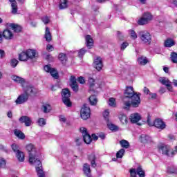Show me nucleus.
<instances>
[{"label": "nucleus", "instance_id": "nucleus-38", "mask_svg": "<svg viewBox=\"0 0 177 177\" xmlns=\"http://www.w3.org/2000/svg\"><path fill=\"white\" fill-rule=\"evenodd\" d=\"M170 56L172 63L177 64V53L175 52H172L171 53Z\"/></svg>", "mask_w": 177, "mask_h": 177}, {"label": "nucleus", "instance_id": "nucleus-21", "mask_svg": "<svg viewBox=\"0 0 177 177\" xmlns=\"http://www.w3.org/2000/svg\"><path fill=\"white\" fill-rule=\"evenodd\" d=\"M14 134L18 139H21V140H24V139H26V135L21 130L15 129L14 130Z\"/></svg>", "mask_w": 177, "mask_h": 177}, {"label": "nucleus", "instance_id": "nucleus-44", "mask_svg": "<svg viewBox=\"0 0 177 177\" xmlns=\"http://www.w3.org/2000/svg\"><path fill=\"white\" fill-rule=\"evenodd\" d=\"M107 126L108 128L111 130V131H118V127H117L115 124H113L110 122L107 123Z\"/></svg>", "mask_w": 177, "mask_h": 177}, {"label": "nucleus", "instance_id": "nucleus-33", "mask_svg": "<svg viewBox=\"0 0 177 177\" xmlns=\"http://www.w3.org/2000/svg\"><path fill=\"white\" fill-rule=\"evenodd\" d=\"M137 175L140 177H145L146 176V173L145 171H143V169L142 168V166H139L137 168Z\"/></svg>", "mask_w": 177, "mask_h": 177}, {"label": "nucleus", "instance_id": "nucleus-4", "mask_svg": "<svg viewBox=\"0 0 177 177\" xmlns=\"http://www.w3.org/2000/svg\"><path fill=\"white\" fill-rule=\"evenodd\" d=\"M88 82L90 88V93H95L93 95H91L88 98L90 104L91 106H96V104H97V97H96V95H97V91H95L93 89V86H95V80L91 77H89L88 79Z\"/></svg>", "mask_w": 177, "mask_h": 177}, {"label": "nucleus", "instance_id": "nucleus-32", "mask_svg": "<svg viewBox=\"0 0 177 177\" xmlns=\"http://www.w3.org/2000/svg\"><path fill=\"white\" fill-rule=\"evenodd\" d=\"M80 117L82 120H86L91 117V112L82 111L80 112Z\"/></svg>", "mask_w": 177, "mask_h": 177}, {"label": "nucleus", "instance_id": "nucleus-20", "mask_svg": "<svg viewBox=\"0 0 177 177\" xmlns=\"http://www.w3.org/2000/svg\"><path fill=\"white\" fill-rule=\"evenodd\" d=\"M8 1L11 3V8H12L11 13H12V15H17V1H16V0H8Z\"/></svg>", "mask_w": 177, "mask_h": 177}, {"label": "nucleus", "instance_id": "nucleus-63", "mask_svg": "<svg viewBox=\"0 0 177 177\" xmlns=\"http://www.w3.org/2000/svg\"><path fill=\"white\" fill-rule=\"evenodd\" d=\"M98 137L100 138V139H102V140H104V139H106V135H104V133H101L98 135Z\"/></svg>", "mask_w": 177, "mask_h": 177}, {"label": "nucleus", "instance_id": "nucleus-27", "mask_svg": "<svg viewBox=\"0 0 177 177\" xmlns=\"http://www.w3.org/2000/svg\"><path fill=\"white\" fill-rule=\"evenodd\" d=\"M19 60L20 62H27L28 60V57L27 55L26 51H22L19 54Z\"/></svg>", "mask_w": 177, "mask_h": 177}, {"label": "nucleus", "instance_id": "nucleus-54", "mask_svg": "<svg viewBox=\"0 0 177 177\" xmlns=\"http://www.w3.org/2000/svg\"><path fill=\"white\" fill-rule=\"evenodd\" d=\"M77 82L79 84H82V85H84V84H85V78L82 76H80L78 77Z\"/></svg>", "mask_w": 177, "mask_h": 177}, {"label": "nucleus", "instance_id": "nucleus-17", "mask_svg": "<svg viewBox=\"0 0 177 177\" xmlns=\"http://www.w3.org/2000/svg\"><path fill=\"white\" fill-rule=\"evenodd\" d=\"M85 41H86V46H87V48L88 49H92V46H93V39L92 38V37L90 35H87L85 36Z\"/></svg>", "mask_w": 177, "mask_h": 177}, {"label": "nucleus", "instance_id": "nucleus-58", "mask_svg": "<svg viewBox=\"0 0 177 177\" xmlns=\"http://www.w3.org/2000/svg\"><path fill=\"white\" fill-rule=\"evenodd\" d=\"M6 54H5V50L0 49V58L3 59L5 57Z\"/></svg>", "mask_w": 177, "mask_h": 177}, {"label": "nucleus", "instance_id": "nucleus-45", "mask_svg": "<svg viewBox=\"0 0 177 177\" xmlns=\"http://www.w3.org/2000/svg\"><path fill=\"white\" fill-rule=\"evenodd\" d=\"M6 167V160L3 158H0V169Z\"/></svg>", "mask_w": 177, "mask_h": 177}, {"label": "nucleus", "instance_id": "nucleus-28", "mask_svg": "<svg viewBox=\"0 0 177 177\" xmlns=\"http://www.w3.org/2000/svg\"><path fill=\"white\" fill-rule=\"evenodd\" d=\"M11 78L13 81H15V82H17V84H21V85H23V84L26 83V80L24 79H23V77L13 75V76H12Z\"/></svg>", "mask_w": 177, "mask_h": 177}, {"label": "nucleus", "instance_id": "nucleus-5", "mask_svg": "<svg viewBox=\"0 0 177 177\" xmlns=\"http://www.w3.org/2000/svg\"><path fill=\"white\" fill-rule=\"evenodd\" d=\"M147 124L149 127H155L158 129H160L161 131L167 128V124L165 122L162 121V120L160 118L155 119L153 122H151V116L150 114H148L147 117Z\"/></svg>", "mask_w": 177, "mask_h": 177}, {"label": "nucleus", "instance_id": "nucleus-1", "mask_svg": "<svg viewBox=\"0 0 177 177\" xmlns=\"http://www.w3.org/2000/svg\"><path fill=\"white\" fill-rule=\"evenodd\" d=\"M124 99H127L128 100L124 103L123 109L124 110H129L131 107H139L140 104V96L133 91V87L132 86H126Z\"/></svg>", "mask_w": 177, "mask_h": 177}, {"label": "nucleus", "instance_id": "nucleus-18", "mask_svg": "<svg viewBox=\"0 0 177 177\" xmlns=\"http://www.w3.org/2000/svg\"><path fill=\"white\" fill-rule=\"evenodd\" d=\"M2 38H5L6 39H11L13 38V33L9 29H5L2 32Z\"/></svg>", "mask_w": 177, "mask_h": 177}, {"label": "nucleus", "instance_id": "nucleus-14", "mask_svg": "<svg viewBox=\"0 0 177 177\" xmlns=\"http://www.w3.org/2000/svg\"><path fill=\"white\" fill-rule=\"evenodd\" d=\"M87 157L93 168H95L97 166V165L96 164V160L97 159V157H96V153H95V152L88 154Z\"/></svg>", "mask_w": 177, "mask_h": 177}, {"label": "nucleus", "instance_id": "nucleus-36", "mask_svg": "<svg viewBox=\"0 0 177 177\" xmlns=\"http://www.w3.org/2000/svg\"><path fill=\"white\" fill-rule=\"evenodd\" d=\"M42 111H52V106L49 104H44L41 106Z\"/></svg>", "mask_w": 177, "mask_h": 177}, {"label": "nucleus", "instance_id": "nucleus-43", "mask_svg": "<svg viewBox=\"0 0 177 177\" xmlns=\"http://www.w3.org/2000/svg\"><path fill=\"white\" fill-rule=\"evenodd\" d=\"M109 104L111 107H115L117 106V103L115 102V98L111 97L109 100Z\"/></svg>", "mask_w": 177, "mask_h": 177}, {"label": "nucleus", "instance_id": "nucleus-52", "mask_svg": "<svg viewBox=\"0 0 177 177\" xmlns=\"http://www.w3.org/2000/svg\"><path fill=\"white\" fill-rule=\"evenodd\" d=\"M11 147L15 153H17L18 151H20V150H19V145L16 144H12L11 145Z\"/></svg>", "mask_w": 177, "mask_h": 177}, {"label": "nucleus", "instance_id": "nucleus-37", "mask_svg": "<svg viewBox=\"0 0 177 177\" xmlns=\"http://www.w3.org/2000/svg\"><path fill=\"white\" fill-rule=\"evenodd\" d=\"M103 118L105 120L106 124L110 122V112L109 111H104L102 113Z\"/></svg>", "mask_w": 177, "mask_h": 177}, {"label": "nucleus", "instance_id": "nucleus-60", "mask_svg": "<svg viewBox=\"0 0 177 177\" xmlns=\"http://www.w3.org/2000/svg\"><path fill=\"white\" fill-rule=\"evenodd\" d=\"M168 138L169 140H176V137L172 134H169Z\"/></svg>", "mask_w": 177, "mask_h": 177}, {"label": "nucleus", "instance_id": "nucleus-53", "mask_svg": "<svg viewBox=\"0 0 177 177\" xmlns=\"http://www.w3.org/2000/svg\"><path fill=\"white\" fill-rule=\"evenodd\" d=\"M129 46V44L127 41L123 42L120 46L121 50H125V48Z\"/></svg>", "mask_w": 177, "mask_h": 177}, {"label": "nucleus", "instance_id": "nucleus-10", "mask_svg": "<svg viewBox=\"0 0 177 177\" xmlns=\"http://www.w3.org/2000/svg\"><path fill=\"white\" fill-rule=\"evenodd\" d=\"M44 71L46 73H50L51 77L54 78V80H59V72H57V69L55 68H51L50 64H47L44 66Z\"/></svg>", "mask_w": 177, "mask_h": 177}, {"label": "nucleus", "instance_id": "nucleus-61", "mask_svg": "<svg viewBox=\"0 0 177 177\" xmlns=\"http://www.w3.org/2000/svg\"><path fill=\"white\" fill-rule=\"evenodd\" d=\"M144 93H145L146 95H150V90L149 89V88L147 87H144Z\"/></svg>", "mask_w": 177, "mask_h": 177}, {"label": "nucleus", "instance_id": "nucleus-24", "mask_svg": "<svg viewBox=\"0 0 177 177\" xmlns=\"http://www.w3.org/2000/svg\"><path fill=\"white\" fill-rule=\"evenodd\" d=\"M68 8V0H59V8L60 10L63 9H67Z\"/></svg>", "mask_w": 177, "mask_h": 177}, {"label": "nucleus", "instance_id": "nucleus-57", "mask_svg": "<svg viewBox=\"0 0 177 177\" xmlns=\"http://www.w3.org/2000/svg\"><path fill=\"white\" fill-rule=\"evenodd\" d=\"M53 49H55V48H53V46H52L50 44L47 45L46 50H48V52H52V51H53Z\"/></svg>", "mask_w": 177, "mask_h": 177}, {"label": "nucleus", "instance_id": "nucleus-2", "mask_svg": "<svg viewBox=\"0 0 177 177\" xmlns=\"http://www.w3.org/2000/svg\"><path fill=\"white\" fill-rule=\"evenodd\" d=\"M26 150L29 154L30 164L35 165L38 177H45V172L42 169V162L38 159V154L35 146L32 144L26 145Z\"/></svg>", "mask_w": 177, "mask_h": 177}, {"label": "nucleus", "instance_id": "nucleus-11", "mask_svg": "<svg viewBox=\"0 0 177 177\" xmlns=\"http://www.w3.org/2000/svg\"><path fill=\"white\" fill-rule=\"evenodd\" d=\"M93 66L95 70L100 71L103 68V59L100 57H97L94 59L93 62Z\"/></svg>", "mask_w": 177, "mask_h": 177}, {"label": "nucleus", "instance_id": "nucleus-42", "mask_svg": "<svg viewBox=\"0 0 177 177\" xmlns=\"http://www.w3.org/2000/svg\"><path fill=\"white\" fill-rule=\"evenodd\" d=\"M129 32L131 39H136V38H138V35L136 34V32H135L133 29L129 30Z\"/></svg>", "mask_w": 177, "mask_h": 177}, {"label": "nucleus", "instance_id": "nucleus-34", "mask_svg": "<svg viewBox=\"0 0 177 177\" xmlns=\"http://www.w3.org/2000/svg\"><path fill=\"white\" fill-rule=\"evenodd\" d=\"M120 145L123 149H129V142H128L127 140H120Z\"/></svg>", "mask_w": 177, "mask_h": 177}, {"label": "nucleus", "instance_id": "nucleus-47", "mask_svg": "<svg viewBox=\"0 0 177 177\" xmlns=\"http://www.w3.org/2000/svg\"><path fill=\"white\" fill-rule=\"evenodd\" d=\"M80 111H91V108L89 107V104H83Z\"/></svg>", "mask_w": 177, "mask_h": 177}, {"label": "nucleus", "instance_id": "nucleus-15", "mask_svg": "<svg viewBox=\"0 0 177 177\" xmlns=\"http://www.w3.org/2000/svg\"><path fill=\"white\" fill-rule=\"evenodd\" d=\"M83 172L85 176L92 177V170L91 169V165L88 163H84L83 165Z\"/></svg>", "mask_w": 177, "mask_h": 177}, {"label": "nucleus", "instance_id": "nucleus-29", "mask_svg": "<svg viewBox=\"0 0 177 177\" xmlns=\"http://www.w3.org/2000/svg\"><path fill=\"white\" fill-rule=\"evenodd\" d=\"M58 59L62 64H64L67 62V55L65 53H60L58 55Z\"/></svg>", "mask_w": 177, "mask_h": 177}, {"label": "nucleus", "instance_id": "nucleus-6", "mask_svg": "<svg viewBox=\"0 0 177 177\" xmlns=\"http://www.w3.org/2000/svg\"><path fill=\"white\" fill-rule=\"evenodd\" d=\"M61 95L64 104H65V106L67 107H71V106H73V103L70 99V97H71V92L70 91V89L68 88L62 89Z\"/></svg>", "mask_w": 177, "mask_h": 177}, {"label": "nucleus", "instance_id": "nucleus-40", "mask_svg": "<svg viewBox=\"0 0 177 177\" xmlns=\"http://www.w3.org/2000/svg\"><path fill=\"white\" fill-rule=\"evenodd\" d=\"M140 140L141 142V143H147L148 140H149V136L145 134H142L140 136Z\"/></svg>", "mask_w": 177, "mask_h": 177}, {"label": "nucleus", "instance_id": "nucleus-22", "mask_svg": "<svg viewBox=\"0 0 177 177\" xmlns=\"http://www.w3.org/2000/svg\"><path fill=\"white\" fill-rule=\"evenodd\" d=\"M165 48H172L175 46V41L171 38H167L164 42Z\"/></svg>", "mask_w": 177, "mask_h": 177}, {"label": "nucleus", "instance_id": "nucleus-8", "mask_svg": "<svg viewBox=\"0 0 177 177\" xmlns=\"http://www.w3.org/2000/svg\"><path fill=\"white\" fill-rule=\"evenodd\" d=\"M151 20H153L151 12H145L142 14V17L138 21V24L139 26H145L149 24Z\"/></svg>", "mask_w": 177, "mask_h": 177}, {"label": "nucleus", "instance_id": "nucleus-48", "mask_svg": "<svg viewBox=\"0 0 177 177\" xmlns=\"http://www.w3.org/2000/svg\"><path fill=\"white\" fill-rule=\"evenodd\" d=\"M160 83L167 86V85H169L171 83V82H169V80H166L165 77H163L160 80Z\"/></svg>", "mask_w": 177, "mask_h": 177}, {"label": "nucleus", "instance_id": "nucleus-25", "mask_svg": "<svg viewBox=\"0 0 177 177\" xmlns=\"http://www.w3.org/2000/svg\"><path fill=\"white\" fill-rule=\"evenodd\" d=\"M44 38L47 42H50L52 41V34L48 27L46 28Z\"/></svg>", "mask_w": 177, "mask_h": 177}, {"label": "nucleus", "instance_id": "nucleus-12", "mask_svg": "<svg viewBox=\"0 0 177 177\" xmlns=\"http://www.w3.org/2000/svg\"><path fill=\"white\" fill-rule=\"evenodd\" d=\"M140 115L139 113H136L134 114H131L130 116V121L132 124H137L139 127H141L142 123L139 122L141 119Z\"/></svg>", "mask_w": 177, "mask_h": 177}, {"label": "nucleus", "instance_id": "nucleus-62", "mask_svg": "<svg viewBox=\"0 0 177 177\" xmlns=\"http://www.w3.org/2000/svg\"><path fill=\"white\" fill-rule=\"evenodd\" d=\"M59 121L62 122H66V121H67V119H66V117H64V115H59Z\"/></svg>", "mask_w": 177, "mask_h": 177}, {"label": "nucleus", "instance_id": "nucleus-19", "mask_svg": "<svg viewBox=\"0 0 177 177\" xmlns=\"http://www.w3.org/2000/svg\"><path fill=\"white\" fill-rule=\"evenodd\" d=\"M158 149L162 151V154L165 156H169V150L171 147L168 145H160L158 147Z\"/></svg>", "mask_w": 177, "mask_h": 177}, {"label": "nucleus", "instance_id": "nucleus-41", "mask_svg": "<svg viewBox=\"0 0 177 177\" xmlns=\"http://www.w3.org/2000/svg\"><path fill=\"white\" fill-rule=\"evenodd\" d=\"M125 153V149H121L116 153V158H122L124 154Z\"/></svg>", "mask_w": 177, "mask_h": 177}, {"label": "nucleus", "instance_id": "nucleus-56", "mask_svg": "<svg viewBox=\"0 0 177 177\" xmlns=\"http://www.w3.org/2000/svg\"><path fill=\"white\" fill-rule=\"evenodd\" d=\"M41 20L44 24H49V17H44L41 18Z\"/></svg>", "mask_w": 177, "mask_h": 177}, {"label": "nucleus", "instance_id": "nucleus-7", "mask_svg": "<svg viewBox=\"0 0 177 177\" xmlns=\"http://www.w3.org/2000/svg\"><path fill=\"white\" fill-rule=\"evenodd\" d=\"M138 37L141 39L142 44L145 45H151V35L147 30H141L138 33Z\"/></svg>", "mask_w": 177, "mask_h": 177}, {"label": "nucleus", "instance_id": "nucleus-59", "mask_svg": "<svg viewBox=\"0 0 177 177\" xmlns=\"http://www.w3.org/2000/svg\"><path fill=\"white\" fill-rule=\"evenodd\" d=\"M75 142L77 146H81V138H75Z\"/></svg>", "mask_w": 177, "mask_h": 177}, {"label": "nucleus", "instance_id": "nucleus-9", "mask_svg": "<svg viewBox=\"0 0 177 177\" xmlns=\"http://www.w3.org/2000/svg\"><path fill=\"white\" fill-rule=\"evenodd\" d=\"M80 131L83 136V140L86 145L92 143V136L88 133V129L85 127H80Z\"/></svg>", "mask_w": 177, "mask_h": 177}, {"label": "nucleus", "instance_id": "nucleus-26", "mask_svg": "<svg viewBox=\"0 0 177 177\" xmlns=\"http://www.w3.org/2000/svg\"><path fill=\"white\" fill-rule=\"evenodd\" d=\"M138 62L140 66H146L149 63V60L147 59V57L145 56H141L138 57Z\"/></svg>", "mask_w": 177, "mask_h": 177}, {"label": "nucleus", "instance_id": "nucleus-51", "mask_svg": "<svg viewBox=\"0 0 177 177\" xmlns=\"http://www.w3.org/2000/svg\"><path fill=\"white\" fill-rule=\"evenodd\" d=\"M10 64L13 68H15L17 66V64H19V61L16 59H11Z\"/></svg>", "mask_w": 177, "mask_h": 177}, {"label": "nucleus", "instance_id": "nucleus-49", "mask_svg": "<svg viewBox=\"0 0 177 177\" xmlns=\"http://www.w3.org/2000/svg\"><path fill=\"white\" fill-rule=\"evenodd\" d=\"M130 176L131 177H138L136 175L138 174L137 170L136 169H130Z\"/></svg>", "mask_w": 177, "mask_h": 177}, {"label": "nucleus", "instance_id": "nucleus-64", "mask_svg": "<svg viewBox=\"0 0 177 177\" xmlns=\"http://www.w3.org/2000/svg\"><path fill=\"white\" fill-rule=\"evenodd\" d=\"M166 86L167 87V89H168V91H169V92H172V91H174V88L171 85V83L169 84H167Z\"/></svg>", "mask_w": 177, "mask_h": 177}, {"label": "nucleus", "instance_id": "nucleus-13", "mask_svg": "<svg viewBox=\"0 0 177 177\" xmlns=\"http://www.w3.org/2000/svg\"><path fill=\"white\" fill-rule=\"evenodd\" d=\"M19 121L21 122V124H24L25 127H31V124H32L31 118L26 115L19 118Z\"/></svg>", "mask_w": 177, "mask_h": 177}, {"label": "nucleus", "instance_id": "nucleus-39", "mask_svg": "<svg viewBox=\"0 0 177 177\" xmlns=\"http://www.w3.org/2000/svg\"><path fill=\"white\" fill-rule=\"evenodd\" d=\"M37 124L39 127H45V125H46V120H45V118H40L37 120Z\"/></svg>", "mask_w": 177, "mask_h": 177}, {"label": "nucleus", "instance_id": "nucleus-23", "mask_svg": "<svg viewBox=\"0 0 177 177\" xmlns=\"http://www.w3.org/2000/svg\"><path fill=\"white\" fill-rule=\"evenodd\" d=\"M26 55L28 59H35L37 57V51L32 49H28L26 50Z\"/></svg>", "mask_w": 177, "mask_h": 177}, {"label": "nucleus", "instance_id": "nucleus-30", "mask_svg": "<svg viewBox=\"0 0 177 177\" xmlns=\"http://www.w3.org/2000/svg\"><path fill=\"white\" fill-rule=\"evenodd\" d=\"M10 27L15 31V32H21L22 28L19 25L11 24Z\"/></svg>", "mask_w": 177, "mask_h": 177}, {"label": "nucleus", "instance_id": "nucleus-3", "mask_svg": "<svg viewBox=\"0 0 177 177\" xmlns=\"http://www.w3.org/2000/svg\"><path fill=\"white\" fill-rule=\"evenodd\" d=\"M34 93V86H27L24 90V93L18 96L15 100L16 104H24L28 101L29 97Z\"/></svg>", "mask_w": 177, "mask_h": 177}, {"label": "nucleus", "instance_id": "nucleus-46", "mask_svg": "<svg viewBox=\"0 0 177 177\" xmlns=\"http://www.w3.org/2000/svg\"><path fill=\"white\" fill-rule=\"evenodd\" d=\"M167 172L168 174H176L177 169L175 167H167Z\"/></svg>", "mask_w": 177, "mask_h": 177}, {"label": "nucleus", "instance_id": "nucleus-55", "mask_svg": "<svg viewBox=\"0 0 177 177\" xmlns=\"http://www.w3.org/2000/svg\"><path fill=\"white\" fill-rule=\"evenodd\" d=\"M117 34L118 39H120V41H124V35H122V33L120 31H117Z\"/></svg>", "mask_w": 177, "mask_h": 177}, {"label": "nucleus", "instance_id": "nucleus-35", "mask_svg": "<svg viewBox=\"0 0 177 177\" xmlns=\"http://www.w3.org/2000/svg\"><path fill=\"white\" fill-rule=\"evenodd\" d=\"M17 158L20 162H23V161H24V153L20 151H18L17 153Z\"/></svg>", "mask_w": 177, "mask_h": 177}, {"label": "nucleus", "instance_id": "nucleus-50", "mask_svg": "<svg viewBox=\"0 0 177 177\" xmlns=\"http://www.w3.org/2000/svg\"><path fill=\"white\" fill-rule=\"evenodd\" d=\"M85 53H86V50H85L84 48H81L78 52V57H80L81 59H82Z\"/></svg>", "mask_w": 177, "mask_h": 177}, {"label": "nucleus", "instance_id": "nucleus-16", "mask_svg": "<svg viewBox=\"0 0 177 177\" xmlns=\"http://www.w3.org/2000/svg\"><path fill=\"white\" fill-rule=\"evenodd\" d=\"M71 87L72 88L73 92H77L79 89L78 83H77V79L75 76H71Z\"/></svg>", "mask_w": 177, "mask_h": 177}, {"label": "nucleus", "instance_id": "nucleus-31", "mask_svg": "<svg viewBox=\"0 0 177 177\" xmlns=\"http://www.w3.org/2000/svg\"><path fill=\"white\" fill-rule=\"evenodd\" d=\"M118 118L123 125L128 124V118L124 114L119 115Z\"/></svg>", "mask_w": 177, "mask_h": 177}]
</instances>
